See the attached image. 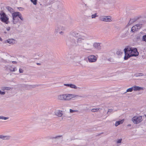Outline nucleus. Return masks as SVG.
<instances>
[{
  "mask_svg": "<svg viewBox=\"0 0 146 146\" xmlns=\"http://www.w3.org/2000/svg\"><path fill=\"white\" fill-rule=\"evenodd\" d=\"M113 111V110L112 109H108V113H108V112H112Z\"/></svg>",
  "mask_w": 146,
  "mask_h": 146,
  "instance_id": "nucleus-43",
  "label": "nucleus"
},
{
  "mask_svg": "<svg viewBox=\"0 0 146 146\" xmlns=\"http://www.w3.org/2000/svg\"><path fill=\"white\" fill-rule=\"evenodd\" d=\"M85 38V36L83 35L77 38L76 40L73 38H71L70 40V44L74 46L80 45Z\"/></svg>",
  "mask_w": 146,
  "mask_h": 146,
  "instance_id": "nucleus-2",
  "label": "nucleus"
},
{
  "mask_svg": "<svg viewBox=\"0 0 146 146\" xmlns=\"http://www.w3.org/2000/svg\"><path fill=\"white\" fill-rule=\"evenodd\" d=\"M131 124H129L127 125L128 126H131Z\"/></svg>",
  "mask_w": 146,
  "mask_h": 146,
  "instance_id": "nucleus-45",
  "label": "nucleus"
},
{
  "mask_svg": "<svg viewBox=\"0 0 146 146\" xmlns=\"http://www.w3.org/2000/svg\"><path fill=\"white\" fill-rule=\"evenodd\" d=\"M5 93V92L2 91L0 90V95H4Z\"/></svg>",
  "mask_w": 146,
  "mask_h": 146,
  "instance_id": "nucleus-36",
  "label": "nucleus"
},
{
  "mask_svg": "<svg viewBox=\"0 0 146 146\" xmlns=\"http://www.w3.org/2000/svg\"><path fill=\"white\" fill-rule=\"evenodd\" d=\"M133 90L134 91H140L141 90H142L143 89V87H140L139 86H133Z\"/></svg>",
  "mask_w": 146,
  "mask_h": 146,
  "instance_id": "nucleus-15",
  "label": "nucleus"
},
{
  "mask_svg": "<svg viewBox=\"0 0 146 146\" xmlns=\"http://www.w3.org/2000/svg\"><path fill=\"white\" fill-rule=\"evenodd\" d=\"M17 63V62L15 61H10V62H9V63Z\"/></svg>",
  "mask_w": 146,
  "mask_h": 146,
  "instance_id": "nucleus-42",
  "label": "nucleus"
},
{
  "mask_svg": "<svg viewBox=\"0 0 146 146\" xmlns=\"http://www.w3.org/2000/svg\"><path fill=\"white\" fill-rule=\"evenodd\" d=\"M99 19L100 21L104 22H110L112 21L111 17L110 16H100Z\"/></svg>",
  "mask_w": 146,
  "mask_h": 146,
  "instance_id": "nucleus-5",
  "label": "nucleus"
},
{
  "mask_svg": "<svg viewBox=\"0 0 146 146\" xmlns=\"http://www.w3.org/2000/svg\"><path fill=\"white\" fill-rule=\"evenodd\" d=\"M41 85V84H40V85H31L30 86H31V88H35L36 87H38L39 86H40Z\"/></svg>",
  "mask_w": 146,
  "mask_h": 146,
  "instance_id": "nucleus-30",
  "label": "nucleus"
},
{
  "mask_svg": "<svg viewBox=\"0 0 146 146\" xmlns=\"http://www.w3.org/2000/svg\"><path fill=\"white\" fill-rule=\"evenodd\" d=\"M40 5H42V4H40Z\"/></svg>",
  "mask_w": 146,
  "mask_h": 146,
  "instance_id": "nucleus-50",
  "label": "nucleus"
},
{
  "mask_svg": "<svg viewBox=\"0 0 146 146\" xmlns=\"http://www.w3.org/2000/svg\"><path fill=\"white\" fill-rule=\"evenodd\" d=\"M58 100H66L65 94L60 95L58 96Z\"/></svg>",
  "mask_w": 146,
  "mask_h": 146,
  "instance_id": "nucleus-14",
  "label": "nucleus"
},
{
  "mask_svg": "<svg viewBox=\"0 0 146 146\" xmlns=\"http://www.w3.org/2000/svg\"><path fill=\"white\" fill-rule=\"evenodd\" d=\"M31 1L32 2L33 4L36 5L37 4V0H31Z\"/></svg>",
  "mask_w": 146,
  "mask_h": 146,
  "instance_id": "nucleus-28",
  "label": "nucleus"
},
{
  "mask_svg": "<svg viewBox=\"0 0 146 146\" xmlns=\"http://www.w3.org/2000/svg\"><path fill=\"white\" fill-rule=\"evenodd\" d=\"M2 60V58H0V61Z\"/></svg>",
  "mask_w": 146,
  "mask_h": 146,
  "instance_id": "nucleus-48",
  "label": "nucleus"
},
{
  "mask_svg": "<svg viewBox=\"0 0 146 146\" xmlns=\"http://www.w3.org/2000/svg\"><path fill=\"white\" fill-rule=\"evenodd\" d=\"M60 34L62 35L63 34V32L62 31H61L60 32H59Z\"/></svg>",
  "mask_w": 146,
  "mask_h": 146,
  "instance_id": "nucleus-44",
  "label": "nucleus"
},
{
  "mask_svg": "<svg viewBox=\"0 0 146 146\" xmlns=\"http://www.w3.org/2000/svg\"><path fill=\"white\" fill-rule=\"evenodd\" d=\"M19 72L20 73H22L23 72V70L22 69L20 68L19 69Z\"/></svg>",
  "mask_w": 146,
  "mask_h": 146,
  "instance_id": "nucleus-41",
  "label": "nucleus"
},
{
  "mask_svg": "<svg viewBox=\"0 0 146 146\" xmlns=\"http://www.w3.org/2000/svg\"><path fill=\"white\" fill-rule=\"evenodd\" d=\"M11 137V136H4L3 135H0V138L3 139H9Z\"/></svg>",
  "mask_w": 146,
  "mask_h": 146,
  "instance_id": "nucleus-16",
  "label": "nucleus"
},
{
  "mask_svg": "<svg viewBox=\"0 0 146 146\" xmlns=\"http://www.w3.org/2000/svg\"><path fill=\"white\" fill-rule=\"evenodd\" d=\"M136 25L137 27V29L138 30L141 28V25L140 24L136 25Z\"/></svg>",
  "mask_w": 146,
  "mask_h": 146,
  "instance_id": "nucleus-35",
  "label": "nucleus"
},
{
  "mask_svg": "<svg viewBox=\"0 0 146 146\" xmlns=\"http://www.w3.org/2000/svg\"><path fill=\"white\" fill-rule=\"evenodd\" d=\"M61 29L60 26H57L55 28V32L56 33H58V32H60Z\"/></svg>",
  "mask_w": 146,
  "mask_h": 146,
  "instance_id": "nucleus-21",
  "label": "nucleus"
},
{
  "mask_svg": "<svg viewBox=\"0 0 146 146\" xmlns=\"http://www.w3.org/2000/svg\"><path fill=\"white\" fill-rule=\"evenodd\" d=\"M0 15L1 16L0 19L1 21L6 24H8L9 22V18L7 16L6 14L3 12L1 11L0 13Z\"/></svg>",
  "mask_w": 146,
  "mask_h": 146,
  "instance_id": "nucleus-4",
  "label": "nucleus"
},
{
  "mask_svg": "<svg viewBox=\"0 0 146 146\" xmlns=\"http://www.w3.org/2000/svg\"><path fill=\"white\" fill-rule=\"evenodd\" d=\"M9 118V117H5L4 116H0V119H2L4 120H6Z\"/></svg>",
  "mask_w": 146,
  "mask_h": 146,
  "instance_id": "nucleus-27",
  "label": "nucleus"
},
{
  "mask_svg": "<svg viewBox=\"0 0 146 146\" xmlns=\"http://www.w3.org/2000/svg\"><path fill=\"white\" fill-rule=\"evenodd\" d=\"M71 57L70 56V55L68 54H66L64 56L65 58L67 60H68Z\"/></svg>",
  "mask_w": 146,
  "mask_h": 146,
  "instance_id": "nucleus-25",
  "label": "nucleus"
},
{
  "mask_svg": "<svg viewBox=\"0 0 146 146\" xmlns=\"http://www.w3.org/2000/svg\"><path fill=\"white\" fill-rule=\"evenodd\" d=\"M10 30V28L7 29V31H9Z\"/></svg>",
  "mask_w": 146,
  "mask_h": 146,
  "instance_id": "nucleus-47",
  "label": "nucleus"
},
{
  "mask_svg": "<svg viewBox=\"0 0 146 146\" xmlns=\"http://www.w3.org/2000/svg\"><path fill=\"white\" fill-rule=\"evenodd\" d=\"M133 90V87H132L131 88H130L127 89V90L126 92H125V93L127 92H132Z\"/></svg>",
  "mask_w": 146,
  "mask_h": 146,
  "instance_id": "nucleus-23",
  "label": "nucleus"
},
{
  "mask_svg": "<svg viewBox=\"0 0 146 146\" xmlns=\"http://www.w3.org/2000/svg\"><path fill=\"white\" fill-rule=\"evenodd\" d=\"M38 65H40V64H37Z\"/></svg>",
  "mask_w": 146,
  "mask_h": 146,
  "instance_id": "nucleus-51",
  "label": "nucleus"
},
{
  "mask_svg": "<svg viewBox=\"0 0 146 146\" xmlns=\"http://www.w3.org/2000/svg\"><path fill=\"white\" fill-rule=\"evenodd\" d=\"M7 42L10 44H14L17 43V41L13 39H9L7 40Z\"/></svg>",
  "mask_w": 146,
  "mask_h": 146,
  "instance_id": "nucleus-12",
  "label": "nucleus"
},
{
  "mask_svg": "<svg viewBox=\"0 0 146 146\" xmlns=\"http://www.w3.org/2000/svg\"><path fill=\"white\" fill-rule=\"evenodd\" d=\"M122 140V139H118L117 141V143H120L121 142V141Z\"/></svg>",
  "mask_w": 146,
  "mask_h": 146,
  "instance_id": "nucleus-38",
  "label": "nucleus"
},
{
  "mask_svg": "<svg viewBox=\"0 0 146 146\" xmlns=\"http://www.w3.org/2000/svg\"><path fill=\"white\" fill-rule=\"evenodd\" d=\"M142 121L141 116H134L132 118V121L135 124H138Z\"/></svg>",
  "mask_w": 146,
  "mask_h": 146,
  "instance_id": "nucleus-6",
  "label": "nucleus"
},
{
  "mask_svg": "<svg viewBox=\"0 0 146 146\" xmlns=\"http://www.w3.org/2000/svg\"><path fill=\"white\" fill-rule=\"evenodd\" d=\"M108 60L110 62H112L113 61V59L112 58H110L108 59Z\"/></svg>",
  "mask_w": 146,
  "mask_h": 146,
  "instance_id": "nucleus-37",
  "label": "nucleus"
},
{
  "mask_svg": "<svg viewBox=\"0 0 146 146\" xmlns=\"http://www.w3.org/2000/svg\"><path fill=\"white\" fill-rule=\"evenodd\" d=\"M7 70H9L10 72H15L17 70L16 67H14L12 65L9 67H7Z\"/></svg>",
  "mask_w": 146,
  "mask_h": 146,
  "instance_id": "nucleus-11",
  "label": "nucleus"
},
{
  "mask_svg": "<svg viewBox=\"0 0 146 146\" xmlns=\"http://www.w3.org/2000/svg\"><path fill=\"white\" fill-rule=\"evenodd\" d=\"M78 111L77 110H73L72 109H70V113H74L76 112H78Z\"/></svg>",
  "mask_w": 146,
  "mask_h": 146,
  "instance_id": "nucleus-34",
  "label": "nucleus"
},
{
  "mask_svg": "<svg viewBox=\"0 0 146 146\" xmlns=\"http://www.w3.org/2000/svg\"><path fill=\"white\" fill-rule=\"evenodd\" d=\"M64 85L74 89H76L77 88V87L76 85L72 84H64Z\"/></svg>",
  "mask_w": 146,
  "mask_h": 146,
  "instance_id": "nucleus-13",
  "label": "nucleus"
},
{
  "mask_svg": "<svg viewBox=\"0 0 146 146\" xmlns=\"http://www.w3.org/2000/svg\"><path fill=\"white\" fill-rule=\"evenodd\" d=\"M97 13H95L94 14H93L92 15V18H96V17H97L98 16L97 15Z\"/></svg>",
  "mask_w": 146,
  "mask_h": 146,
  "instance_id": "nucleus-29",
  "label": "nucleus"
},
{
  "mask_svg": "<svg viewBox=\"0 0 146 146\" xmlns=\"http://www.w3.org/2000/svg\"><path fill=\"white\" fill-rule=\"evenodd\" d=\"M143 75V74L142 73H137L134 74V76L136 77L139 76Z\"/></svg>",
  "mask_w": 146,
  "mask_h": 146,
  "instance_id": "nucleus-26",
  "label": "nucleus"
},
{
  "mask_svg": "<svg viewBox=\"0 0 146 146\" xmlns=\"http://www.w3.org/2000/svg\"><path fill=\"white\" fill-rule=\"evenodd\" d=\"M142 40L146 42V35L143 36Z\"/></svg>",
  "mask_w": 146,
  "mask_h": 146,
  "instance_id": "nucleus-31",
  "label": "nucleus"
},
{
  "mask_svg": "<svg viewBox=\"0 0 146 146\" xmlns=\"http://www.w3.org/2000/svg\"><path fill=\"white\" fill-rule=\"evenodd\" d=\"M69 96H70L71 98H72L75 97V96L73 94H69Z\"/></svg>",
  "mask_w": 146,
  "mask_h": 146,
  "instance_id": "nucleus-40",
  "label": "nucleus"
},
{
  "mask_svg": "<svg viewBox=\"0 0 146 146\" xmlns=\"http://www.w3.org/2000/svg\"><path fill=\"white\" fill-rule=\"evenodd\" d=\"M2 40H3L0 37V40L1 41H2Z\"/></svg>",
  "mask_w": 146,
  "mask_h": 146,
  "instance_id": "nucleus-46",
  "label": "nucleus"
},
{
  "mask_svg": "<svg viewBox=\"0 0 146 146\" xmlns=\"http://www.w3.org/2000/svg\"><path fill=\"white\" fill-rule=\"evenodd\" d=\"M36 64H40L39 63H37Z\"/></svg>",
  "mask_w": 146,
  "mask_h": 146,
  "instance_id": "nucleus-49",
  "label": "nucleus"
},
{
  "mask_svg": "<svg viewBox=\"0 0 146 146\" xmlns=\"http://www.w3.org/2000/svg\"><path fill=\"white\" fill-rule=\"evenodd\" d=\"M99 109H93L91 110V111L92 112H95L98 111Z\"/></svg>",
  "mask_w": 146,
  "mask_h": 146,
  "instance_id": "nucleus-32",
  "label": "nucleus"
},
{
  "mask_svg": "<svg viewBox=\"0 0 146 146\" xmlns=\"http://www.w3.org/2000/svg\"><path fill=\"white\" fill-rule=\"evenodd\" d=\"M128 35V32L127 31H126L125 33L122 34V35L121 36V37L123 38H125Z\"/></svg>",
  "mask_w": 146,
  "mask_h": 146,
  "instance_id": "nucleus-24",
  "label": "nucleus"
},
{
  "mask_svg": "<svg viewBox=\"0 0 146 146\" xmlns=\"http://www.w3.org/2000/svg\"><path fill=\"white\" fill-rule=\"evenodd\" d=\"M13 19L12 22L13 24H16L19 21L18 18L22 21L23 20V18L21 13L19 12H17L12 14Z\"/></svg>",
  "mask_w": 146,
  "mask_h": 146,
  "instance_id": "nucleus-3",
  "label": "nucleus"
},
{
  "mask_svg": "<svg viewBox=\"0 0 146 146\" xmlns=\"http://www.w3.org/2000/svg\"><path fill=\"white\" fill-rule=\"evenodd\" d=\"M89 61L90 62H95L97 60L96 57L93 55L90 56L88 57Z\"/></svg>",
  "mask_w": 146,
  "mask_h": 146,
  "instance_id": "nucleus-8",
  "label": "nucleus"
},
{
  "mask_svg": "<svg viewBox=\"0 0 146 146\" xmlns=\"http://www.w3.org/2000/svg\"><path fill=\"white\" fill-rule=\"evenodd\" d=\"M69 94H65L66 100H69L71 99V97L70 96H69Z\"/></svg>",
  "mask_w": 146,
  "mask_h": 146,
  "instance_id": "nucleus-22",
  "label": "nucleus"
},
{
  "mask_svg": "<svg viewBox=\"0 0 146 146\" xmlns=\"http://www.w3.org/2000/svg\"><path fill=\"white\" fill-rule=\"evenodd\" d=\"M138 30L136 25H135L133 26L131 28V31L133 32H135V31H137Z\"/></svg>",
  "mask_w": 146,
  "mask_h": 146,
  "instance_id": "nucleus-20",
  "label": "nucleus"
},
{
  "mask_svg": "<svg viewBox=\"0 0 146 146\" xmlns=\"http://www.w3.org/2000/svg\"><path fill=\"white\" fill-rule=\"evenodd\" d=\"M11 88L9 87H5L3 89L4 90H10Z\"/></svg>",
  "mask_w": 146,
  "mask_h": 146,
  "instance_id": "nucleus-39",
  "label": "nucleus"
},
{
  "mask_svg": "<svg viewBox=\"0 0 146 146\" xmlns=\"http://www.w3.org/2000/svg\"><path fill=\"white\" fill-rule=\"evenodd\" d=\"M100 44L101 43H94L93 46L95 48L99 50L101 49Z\"/></svg>",
  "mask_w": 146,
  "mask_h": 146,
  "instance_id": "nucleus-10",
  "label": "nucleus"
},
{
  "mask_svg": "<svg viewBox=\"0 0 146 146\" xmlns=\"http://www.w3.org/2000/svg\"><path fill=\"white\" fill-rule=\"evenodd\" d=\"M71 35L73 37L78 38L80 36L82 35L78 33L76 31H73L71 33Z\"/></svg>",
  "mask_w": 146,
  "mask_h": 146,
  "instance_id": "nucleus-9",
  "label": "nucleus"
},
{
  "mask_svg": "<svg viewBox=\"0 0 146 146\" xmlns=\"http://www.w3.org/2000/svg\"><path fill=\"white\" fill-rule=\"evenodd\" d=\"M125 56V60H127L128 58L133 56H137L139 54L137 49L136 48L132 49L130 48H125L124 49Z\"/></svg>",
  "mask_w": 146,
  "mask_h": 146,
  "instance_id": "nucleus-1",
  "label": "nucleus"
},
{
  "mask_svg": "<svg viewBox=\"0 0 146 146\" xmlns=\"http://www.w3.org/2000/svg\"><path fill=\"white\" fill-rule=\"evenodd\" d=\"M49 1L48 2V4H52L54 2V0H49Z\"/></svg>",
  "mask_w": 146,
  "mask_h": 146,
  "instance_id": "nucleus-33",
  "label": "nucleus"
},
{
  "mask_svg": "<svg viewBox=\"0 0 146 146\" xmlns=\"http://www.w3.org/2000/svg\"><path fill=\"white\" fill-rule=\"evenodd\" d=\"M124 121V120L123 119H122L121 120L117 121L115 122V126H117L123 123Z\"/></svg>",
  "mask_w": 146,
  "mask_h": 146,
  "instance_id": "nucleus-17",
  "label": "nucleus"
},
{
  "mask_svg": "<svg viewBox=\"0 0 146 146\" xmlns=\"http://www.w3.org/2000/svg\"><path fill=\"white\" fill-rule=\"evenodd\" d=\"M56 114L58 117H61L62 115V111L58 110V111L57 112Z\"/></svg>",
  "mask_w": 146,
  "mask_h": 146,
  "instance_id": "nucleus-18",
  "label": "nucleus"
},
{
  "mask_svg": "<svg viewBox=\"0 0 146 146\" xmlns=\"http://www.w3.org/2000/svg\"><path fill=\"white\" fill-rule=\"evenodd\" d=\"M61 137L62 138V139L63 137L62 135H57L54 137H48V139H52V142L53 143L56 142L57 140L59 139Z\"/></svg>",
  "mask_w": 146,
  "mask_h": 146,
  "instance_id": "nucleus-7",
  "label": "nucleus"
},
{
  "mask_svg": "<svg viewBox=\"0 0 146 146\" xmlns=\"http://www.w3.org/2000/svg\"><path fill=\"white\" fill-rule=\"evenodd\" d=\"M7 9L12 14L13 13V9L11 7L9 6H7L6 7Z\"/></svg>",
  "mask_w": 146,
  "mask_h": 146,
  "instance_id": "nucleus-19",
  "label": "nucleus"
}]
</instances>
